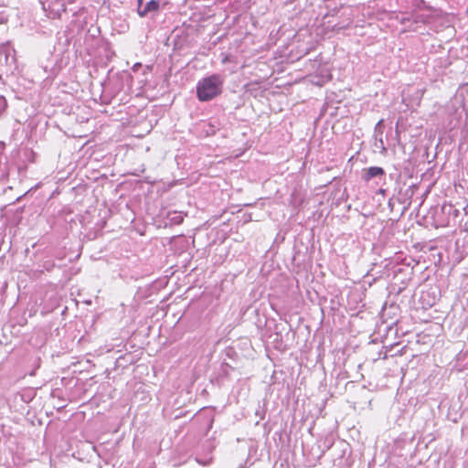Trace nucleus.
I'll list each match as a JSON object with an SVG mask.
<instances>
[{
	"label": "nucleus",
	"mask_w": 468,
	"mask_h": 468,
	"mask_svg": "<svg viewBox=\"0 0 468 468\" xmlns=\"http://www.w3.org/2000/svg\"><path fill=\"white\" fill-rule=\"evenodd\" d=\"M224 79L218 74H212L200 80L197 85V95L199 101H207L222 92Z\"/></svg>",
	"instance_id": "f257e3e1"
},
{
	"label": "nucleus",
	"mask_w": 468,
	"mask_h": 468,
	"mask_svg": "<svg viewBox=\"0 0 468 468\" xmlns=\"http://www.w3.org/2000/svg\"><path fill=\"white\" fill-rule=\"evenodd\" d=\"M159 7V3L155 0H150L144 4V0H138L137 12L142 17L147 16L150 12L156 11Z\"/></svg>",
	"instance_id": "f03ea898"
},
{
	"label": "nucleus",
	"mask_w": 468,
	"mask_h": 468,
	"mask_svg": "<svg viewBox=\"0 0 468 468\" xmlns=\"http://www.w3.org/2000/svg\"><path fill=\"white\" fill-rule=\"evenodd\" d=\"M384 175V170L381 167L372 166L364 171L363 178L366 181L370 180L373 177Z\"/></svg>",
	"instance_id": "7ed1b4c3"
}]
</instances>
